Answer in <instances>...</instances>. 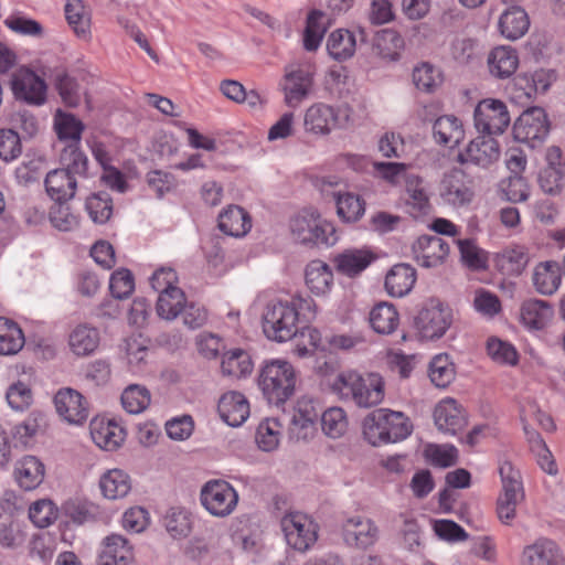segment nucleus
<instances>
[{"instance_id":"cd10ccee","label":"nucleus","mask_w":565,"mask_h":565,"mask_svg":"<svg viewBox=\"0 0 565 565\" xmlns=\"http://www.w3.org/2000/svg\"><path fill=\"white\" fill-rule=\"evenodd\" d=\"M375 259L376 254L367 247L348 248L334 256L333 264L338 273L348 277H355Z\"/></svg>"},{"instance_id":"3c124183","label":"nucleus","mask_w":565,"mask_h":565,"mask_svg":"<svg viewBox=\"0 0 565 565\" xmlns=\"http://www.w3.org/2000/svg\"><path fill=\"white\" fill-rule=\"evenodd\" d=\"M81 143H67L61 151L60 163L62 170L74 177H84L87 172L88 159L82 151Z\"/></svg>"},{"instance_id":"864d4df0","label":"nucleus","mask_w":565,"mask_h":565,"mask_svg":"<svg viewBox=\"0 0 565 565\" xmlns=\"http://www.w3.org/2000/svg\"><path fill=\"white\" fill-rule=\"evenodd\" d=\"M327 31L326 14L320 10H312L307 18L303 33V46L307 51H316Z\"/></svg>"},{"instance_id":"4d7b16f0","label":"nucleus","mask_w":565,"mask_h":565,"mask_svg":"<svg viewBox=\"0 0 565 565\" xmlns=\"http://www.w3.org/2000/svg\"><path fill=\"white\" fill-rule=\"evenodd\" d=\"M374 46L382 58L396 61L404 49V39L394 30H384L377 34Z\"/></svg>"},{"instance_id":"5701e85b","label":"nucleus","mask_w":565,"mask_h":565,"mask_svg":"<svg viewBox=\"0 0 565 565\" xmlns=\"http://www.w3.org/2000/svg\"><path fill=\"white\" fill-rule=\"evenodd\" d=\"M434 420L439 430L450 435L462 430L468 423L465 408L451 397L441 399L435 406Z\"/></svg>"},{"instance_id":"39448f33","label":"nucleus","mask_w":565,"mask_h":565,"mask_svg":"<svg viewBox=\"0 0 565 565\" xmlns=\"http://www.w3.org/2000/svg\"><path fill=\"white\" fill-rule=\"evenodd\" d=\"M315 75L316 67L309 61H297L285 66L279 89L288 107H299L311 95L315 87Z\"/></svg>"},{"instance_id":"0eeeda50","label":"nucleus","mask_w":565,"mask_h":565,"mask_svg":"<svg viewBox=\"0 0 565 565\" xmlns=\"http://www.w3.org/2000/svg\"><path fill=\"white\" fill-rule=\"evenodd\" d=\"M178 281L175 270L170 267L157 269L150 278L151 287L159 292L157 313L166 320L175 319L185 302V295L177 286Z\"/></svg>"},{"instance_id":"2eb2a0df","label":"nucleus","mask_w":565,"mask_h":565,"mask_svg":"<svg viewBox=\"0 0 565 565\" xmlns=\"http://www.w3.org/2000/svg\"><path fill=\"white\" fill-rule=\"evenodd\" d=\"M550 131L547 115L543 108L532 107L523 111L513 125V136L518 141L535 147Z\"/></svg>"},{"instance_id":"13d9d810","label":"nucleus","mask_w":565,"mask_h":565,"mask_svg":"<svg viewBox=\"0 0 565 565\" xmlns=\"http://www.w3.org/2000/svg\"><path fill=\"white\" fill-rule=\"evenodd\" d=\"M125 351L130 371L134 373L142 372L149 352L147 340L140 334L131 335L125 341Z\"/></svg>"},{"instance_id":"58836bf2","label":"nucleus","mask_w":565,"mask_h":565,"mask_svg":"<svg viewBox=\"0 0 565 565\" xmlns=\"http://www.w3.org/2000/svg\"><path fill=\"white\" fill-rule=\"evenodd\" d=\"M416 270L411 265L397 264L385 277V289L392 297H404L416 282Z\"/></svg>"},{"instance_id":"a19ab883","label":"nucleus","mask_w":565,"mask_h":565,"mask_svg":"<svg viewBox=\"0 0 565 565\" xmlns=\"http://www.w3.org/2000/svg\"><path fill=\"white\" fill-rule=\"evenodd\" d=\"M305 280L308 289L317 295L328 294L333 285V273L328 264L320 259L311 260L305 271Z\"/></svg>"},{"instance_id":"ddd939ff","label":"nucleus","mask_w":565,"mask_h":565,"mask_svg":"<svg viewBox=\"0 0 565 565\" xmlns=\"http://www.w3.org/2000/svg\"><path fill=\"white\" fill-rule=\"evenodd\" d=\"M439 195L445 203L455 207L469 205L475 198L473 179L460 168L445 172L440 184Z\"/></svg>"},{"instance_id":"f704fd0d","label":"nucleus","mask_w":565,"mask_h":565,"mask_svg":"<svg viewBox=\"0 0 565 565\" xmlns=\"http://www.w3.org/2000/svg\"><path fill=\"white\" fill-rule=\"evenodd\" d=\"M369 322L374 332L388 335L397 330L401 317L393 303L381 301L370 310Z\"/></svg>"},{"instance_id":"6ab92c4d","label":"nucleus","mask_w":565,"mask_h":565,"mask_svg":"<svg viewBox=\"0 0 565 565\" xmlns=\"http://www.w3.org/2000/svg\"><path fill=\"white\" fill-rule=\"evenodd\" d=\"M54 405L57 414L70 424L79 425L88 417L87 402L76 390H58L54 396Z\"/></svg>"},{"instance_id":"473e14b6","label":"nucleus","mask_w":565,"mask_h":565,"mask_svg":"<svg viewBox=\"0 0 565 565\" xmlns=\"http://www.w3.org/2000/svg\"><path fill=\"white\" fill-rule=\"evenodd\" d=\"M532 282L540 295H554L562 284L561 266L554 260L540 262L533 269Z\"/></svg>"},{"instance_id":"423d86ee","label":"nucleus","mask_w":565,"mask_h":565,"mask_svg":"<svg viewBox=\"0 0 565 565\" xmlns=\"http://www.w3.org/2000/svg\"><path fill=\"white\" fill-rule=\"evenodd\" d=\"M292 237L305 245L332 246L338 242L334 225L316 211L303 210L290 220Z\"/></svg>"},{"instance_id":"4c0bfd02","label":"nucleus","mask_w":565,"mask_h":565,"mask_svg":"<svg viewBox=\"0 0 565 565\" xmlns=\"http://www.w3.org/2000/svg\"><path fill=\"white\" fill-rule=\"evenodd\" d=\"M494 262L502 274L519 276L526 268L530 256L526 247L510 245L495 255Z\"/></svg>"},{"instance_id":"a878e982","label":"nucleus","mask_w":565,"mask_h":565,"mask_svg":"<svg viewBox=\"0 0 565 565\" xmlns=\"http://www.w3.org/2000/svg\"><path fill=\"white\" fill-rule=\"evenodd\" d=\"M405 206L407 213L414 218L428 215L433 205L423 178L417 174L405 175Z\"/></svg>"},{"instance_id":"2f4dec72","label":"nucleus","mask_w":565,"mask_h":565,"mask_svg":"<svg viewBox=\"0 0 565 565\" xmlns=\"http://www.w3.org/2000/svg\"><path fill=\"white\" fill-rule=\"evenodd\" d=\"M102 495L107 500H119L131 491L132 482L127 471L120 468L105 470L98 481Z\"/></svg>"},{"instance_id":"c756f323","label":"nucleus","mask_w":565,"mask_h":565,"mask_svg":"<svg viewBox=\"0 0 565 565\" xmlns=\"http://www.w3.org/2000/svg\"><path fill=\"white\" fill-rule=\"evenodd\" d=\"M519 54L509 45L493 47L488 55V67L492 76L499 79L510 78L519 67Z\"/></svg>"},{"instance_id":"f8f14e48","label":"nucleus","mask_w":565,"mask_h":565,"mask_svg":"<svg viewBox=\"0 0 565 565\" xmlns=\"http://www.w3.org/2000/svg\"><path fill=\"white\" fill-rule=\"evenodd\" d=\"M10 87L14 98L28 105L41 106L47 99L45 79L29 67H20L13 72Z\"/></svg>"},{"instance_id":"1a4fd4ad","label":"nucleus","mask_w":565,"mask_h":565,"mask_svg":"<svg viewBox=\"0 0 565 565\" xmlns=\"http://www.w3.org/2000/svg\"><path fill=\"white\" fill-rule=\"evenodd\" d=\"M452 322L451 309L439 299H428L415 318V328L423 340L441 338Z\"/></svg>"},{"instance_id":"393cba45","label":"nucleus","mask_w":565,"mask_h":565,"mask_svg":"<svg viewBox=\"0 0 565 565\" xmlns=\"http://www.w3.org/2000/svg\"><path fill=\"white\" fill-rule=\"evenodd\" d=\"M134 561V547L122 535L110 534L103 540L97 565H132Z\"/></svg>"},{"instance_id":"4be33fe9","label":"nucleus","mask_w":565,"mask_h":565,"mask_svg":"<svg viewBox=\"0 0 565 565\" xmlns=\"http://www.w3.org/2000/svg\"><path fill=\"white\" fill-rule=\"evenodd\" d=\"M499 157L498 141L491 136L482 135L471 140L467 148L459 153L458 159L462 163L487 168L498 161Z\"/></svg>"},{"instance_id":"9b49d317","label":"nucleus","mask_w":565,"mask_h":565,"mask_svg":"<svg viewBox=\"0 0 565 565\" xmlns=\"http://www.w3.org/2000/svg\"><path fill=\"white\" fill-rule=\"evenodd\" d=\"M280 525L287 545L297 552L309 551L318 540V524L305 513L288 512Z\"/></svg>"},{"instance_id":"dca6fc26","label":"nucleus","mask_w":565,"mask_h":565,"mask_svg":"<svg viewBox=\"0 0 565 565\" xmlns=\"http://www.w3.org/2000/svg\"><path fill=\"white\" fill-rule=\"evenodd\" d=\"M320 408L315 399L302 396L297 399L289 423V436L296 440H307L315 436Z\"/></svg>"},{"instance_id":"b1692460","label":"nucleus","mask_w":565,"mask_h":565,"mask_svg":"<svg viewBox=\"0 0 565 565\" xmlns=\"http://www.w3.org/2000/svg\"><path fill=\"white\" fill-rule=\"evenodd\" d=\"M554 308L545 300L526 299L520 306V323L529 331H543L554 319Z\"/></svg>"},{"instance_id":"8fccbe9b","label":"nucleus","mask_w":565,"mask_h":565,"mask_svg":"<svg viewBox=\"0 0 565 565\" xmlns=\"http://www.w3.org/2000/svg\"><path fill=\"white\" fill-rule=\"evenodd\" d=\"M526 440L541 469L548 475H556L557 466L553 454L546 446V443L543 440L541 435L535 429H529L526 427Z\"/></svg>"},{"instance_id":"338daca9","label":"nucleus","mask_w":565,"mask_h":565,"mask_svg":"<svg viewBox=\"0 0 565 565\" xmlns=\"http://www.w3.org/2000/svg\"><path fill=\"white\" fill-rule=\"evenodd\" d=\"M57 508L50 499H40L29 508V518L38 527L50 526L57 518Z\"/></svg>"},{"instance_id":"7ed1b4c3","label":"nucleus","mask_w":565,"mask_h":565,"mask_svg":"<svg viewBox=\"0 0 565 565\" xmlns=\"http://www.w3.org/2000/svg\"><path fill=\"white\" fill-rule=\"evenodd\" d=\"M412 430L413 425L404 413L388 408L371 412L362 423L363 437L374 447L404 440Z\"/></svg>"},{"instance_id":"72a5a7b5","label":"nucleus","mask_w":565,"mask_h":565,"mask_svg":"<svg viewBox=\"0 0 565 565\" xmlns=\"http://www.w3.org/2000/svg\"><path fill=\"white\" fill-rule=\"evenodd\" d=\"M100 344V332L87 323H79L68 334L70 350L77 356L93 354Z\"/></svg>"},{"instance_id":"603ef678","label":"nucleus","mask_w":565,"mask_h":565,"mask_svg":"<svg viewBox=\"0 0 565 565\" xmlns=\"http://www.w3.org/2000/svg\"><path fill=\"white\" fill-rule=\"evenodd\" d=\"M337 213L345 222L359 221L365 212V202L360 195L351 192H339L335 195Z\"/></svg>"},{"instance_id":"5fc2aeb1","label":"nucleus","mask_w":565,"mask_h":565,"mask_svg":"<svg viewBox=\"0 0 565 565\" xmlns=\"http://www.w3.org/2000/svg\"><path fill=\"white\" fill-rule=\"evenodd\" d=\"M349 427L347 413L341 407H330L321 414V428L330 438L342 437Z\"/></svg>"},{"instance_id":"a211bd4d","label":"nucleus","mask_w":565,"mask_h":565,"mask_svg":"<svg viewBox=\"0 0 565 565\" xmlns=\"http://www.w3.org/2000/svg\"><path fill=\"white\" fill-rule=\"evenodd\" d=\"M89 434L95 445L106 451L117 450L126 439V429L115 419L104 416L90 420Z\"/></svg>"},{"instance_id":"0e129e2a","label":"nucleus","mask_w":565,"mask_h":565,"mask_svg":"<svg viewBox=\"0 0 565 565\" xmlns=\"http://www.w3.org/2000/svg\"><path fill=\"white\" fill-rule=\"evenodd\" d=\"M54 85L65 106L74 108L79 105V85L74 77L64 71L58 72L54 77Z\"/></svg>"},{"instance_id":"aec40b11","label":"nucleus","mask_w":565,"mask_h":565,"mask_svg":"<svg viewBox=\"0 0 565 565\" xmlns=\"http://www.w3.org/2000/svg\"><path fill=\"white\" fill-rule=\"evenodd\" d=\"M412 249L417 265L425 268L441 265L449 254V245L441 237L435 235L418 237Z\"/></svg>"},{"instance_id":"a18cd8bd","label":"nucleus","mask_w":565,"mask_h":565,"mask_svg":"<svg viewBox=\"0 0 565 565\" xmlns=\"http://www.w3.org/2000/svg\"><path fill=\"white\" fill-rule=\"evenodd\" d=\"M221 367L224 375L239 379L249 375L254 364L247 351L232 349L223 354Z\"/></svg>"},{"instance_id":"69168bd1","label":"nucleus","mask_w":565,"mask_h":565,"mask_svg":"<svg viewBox=\"0 0 565 565\" xmlns=\"http://www.w3.org/2000/svg\"><path fill=\"white\" fill-rule=\"evenodd\" d=\"M521 419L523 423V430L526 435V427L529 429H534L532 427V423H536L540 427H542L545 431L552 433L556 429V425L553 418L542 412L535 402H527L521 408Z\"/></svg>"},{"instance_id":"e433bc0d","label":"nucleus","mask_w":565,"mask_h":565,"mask_svg":"<svg viewBox=\"0 0 565 565\" xmlns=\"http://www.w3.org/2000/svg\"><path fill=\"white\" fill-rule=\"evenodd\" d=\"M65 18L78 39L90 40L92 14L83 0H68L65 4Z\"/></svg>"},{"instance_id":"f3484780","label":"nucleus","mask_w":565,"mask_h":565,"mask_svg":"<svg viewBox=\"0 0 565 565\" xmlns=\"http://www.w3.org/2000/svg\"><path fill=\"white\" fill-rule=\"evenodd\" d=\"M342 126L340 110L324 103H315L303 116V127L309 134L327 136Z\"/></svg>"},{"instance_id":"052dcab7","label":"nucleus","mask_w":565,"mask_h":565,"mask_svg":"<svg viewBox=\"0 0 565 565\" xmlns=\"http://www.w3.org/2000/svg\"><path fill=\"white\" fill-rule=\"evenodd\" d=\"M425 460L435 467L447 468L458 460V449L450 444H428L424 448Z\"/></svg>"},{"instance_id":"79ce46f5","label":"nucleus","mask_w":565,"mask_h":565,"mask_svg":"<svg viewBox=\"0 0 565 565\" xmlns=\"http://www.w3.org/2000/svg\"><path fill=\"white\" fill-rule=\"evenodd\" d=\"M434 138L437 143L454 148L465 138L462 121L454 115H444L434 124Z\"/></svg>"},{"instance_id":"20e7f679","label":"nucleus","mask_w":565,"mask_h":565,"mask_svg":"<svg viewBox=\"0 0 565 565\" xmlns=\"http://www.w3.org/2000/svg\"><path fill=\"white\" fill-rule=\"evenodd\" d=\"M297 371L284 359L265 360L258 376L259 388L269 404H285L295 393Z\"/></svg>"},{"instance_id":"7c9ffc66","label":"nucleus","mask_w":565,"mask_h":565,"mask_svg":"<svg viewBox=\"0 0 565 565\" xmlns=\"http://www.w3.org/2000/svg\"><path fill=\"white\" fill-rule=\"evenodd\" d=\"M13 476L20 488L34 490L44 480L45 466L35 456H24L15 462Z\"/></svg>"},{"instance_id":"de8ad7c7","label":"nucleus","mask_w":565,"mask_h":565,"mask_svg":"<svg viewBox=\"0 0 565 565\" xmlns=\"http://www.w3.org/2000/svg\"><path fill=\"white\" fill-rule=\"evenodd\" d=\"M54 129L60 140L81 143L84 124L74 115L58 109L54 115Z\"/></svg>"},{"instance_id":"bf43d9fd","label":"nucleus","mask_w":565,"mask_h":565,"mask_svg":"<svg viewBox=\"0 0 565 565\" xmlns=\"http://www.w3.org/2000/svg\"><path fill=\"white\" fill-rule=\"evenodd\" d=\"M282 426L277 418H266L257 427L256 443L264 451L275 450L280 441Z\"/></svg>"},{"instance_id":"bb28decb","label":"nucleus","mask_w":565,"mask_h":565,"mask_svg":"<svg viewBox=\"0 0 565 565\" xmlns=\"http://www.w3.org/2000/svg\"><path fill=\"white\" fill-rule=\"evenodd\" d=\"M343 539L350 546L365 548L377 540V527L366 518L356 515L349 518L342 525Z\"/></svg>"},{"instance_id":"6e6d98bb","label":"nucleus","mask_w":565,"mask_h":565,"mask_svg":"<svg viewBox=\"0 0 565 565\" xmlns=\"http://www.w3.org/2000/svg\"><path fill=\"white\" fill-rule=\"evenodd\" d=\"M413 81L418 89L431 93L443 84L444 76L438 67L423 62L414 68Z\"/></svg>"},{"instance_id":"c9c22d12","label":"nucleus","mask_w":565,"mask_h":565,"mask_svg":"<svg viewBox=\"0 0 565 565\" xmlns=\"http://www.w3.org/2000/svg\"><path fill=\"white\" fill-rule=\"evenodd\" d=\"M76 186V177L70 174L67 170L55 169L45 178L46 192L57 203L71 200L75 195Z\"/></svg>"},{"instance_id":"9d476101","label":"nucleus","mask_w":565,"mask_h":565,"mask_svg":"<svg viewBox=\"0 0 565 565\" xmlns=\"http://www.w3.org/2000/svg\"><path fill=\"white\" fill-rule=\"evenodd\" d=\"M200 501L211 515L226 518L235 511L238 504V493L228 481L213 479L201 488Z\"/></svg>"},{"instance_id":"ea45409f","label":"nucleus","mask_w":565,"mask_h":565,"mask_svg":"<svg viewBox=\"0 0 565 565\" xmlns=\"http://www.w3.org/2000/svg\"><path fill=\"white\" fill-rule=\"evenodd\" d=\"M356 43L358 39L353 31L337 29L328 36L327 51L334 61L344 62L354 55Z\"/></svg>"},{"instance_id":"412c9836","label":"nucleus","mask_w":565,"mask_h":565,"mask_svg":"<svg viewBox=\"0 0 565 565\" xmlns=\"http://www.w3.org/2000/svg\"><path fill=\"white\" fill-rule=\"evenodd\" d=\"M520 565H565V555L554 541L539 539L524 546Z\"/></svg>"},{"instance_id":"c03bdc74","label":"nucleus","mask_w":565,"mask_h":565,"mask_svg":"<svg viewBox=\"0 0 565 565\" xmlns=\"http://www.w3.org/2000/svg\"><path fill=\"white\" fill-rule=\"evenodd\" d=\"M529 26L527 13L519 7L505 10L499 19L500 33L509 40L520 39L526 33Z\"/></svg>"},{"instance_id":"6e6552de","label":"nucleus","mask_w":565,"mask_h":565,"mask_svg":"<svg viewBox=\"0 0 565 565\" xmlns=\"http://www.w3.org/2000/svg\"><path fill=\"white\" fill-rule=\"evenodd\" d=\"M502 491L497 500V514L504 524H510L516 516V508L524 499L521 473L511 462L503 461L499 467Z\"/></svg>"},{"instance_id":"37998d69","label":"nucleus","mask_w":565,"mask_h":565,"mask_svg":"<svg viewBox=\"0 0 565 565\" xmlns=\"http://www.w3.org/2000/svg\"><path fill=\"white\" fill-rule=\"evenodd\" d=\"M218 227L230 236L241 237L250 230L252 221L241 206L228 205L218 215Z\"/></svg>"},{"instance_id":"09e8293b","label":"nucleus","mask_w":565,"mask_h":565,"mask_svg":"<svg viewBox=\"0 0 565 565\" xmlns=\"http://www.w3.org/2000/svg\"><path fill=\"white\" fill-rule=\"evenodd\" d=\"M24 342L21 328L12 320L0 317V354H15L23 348Z\"/></svg>"},{"instance_id":"c85d7f7f","label":"nucleus","mask_w":565,"mask_h":565,"mask_svg":"<svg viewBox=\"0 0 565 565\" xmlns=\"http://www.w3.org/2000/svg\"><path fill=\"white\" fill-rule=\"evenodd\" d=\"M221 418L230 426H241L249 416V403L239 392L224 393L217 405Z\"/></svg>"},{"instance_id":"4468645a","label":"nucleus","mask_w":565,"mask_h":565,"mask_svg":"<svg viewBox=\"0 0 565 565\" xmlns=\"http://www.w3.org/2000/svg\"><path fill=\"white\" fill-rule=\"evenodd\" d=\"M473 117L476 128L487 136L502 134L511 120L505 104L492 98L479 102Z\"/></svg>"},{"instance_id":"f03ea898","label":"nucleus","mask_w":565,"mask_h":565,"mask_svg":"<svg viewBox=\"0 0 565 565\" xmlns=\"http://www.w3.org/2000/svg\"><path fill=\"white\" fill-rule=\"evenodd\" d=\"M331 388L341 398L351 399L356 406L363 408L379 405L385 395L384 380L375 372L342 371L332 382Z\"/></svg>"},{"instance_id":"774afa93","label":"nucleus","mask_w":565,"mask_h":565,"mask_svg":"<svg viewBox=\"0 0 565 565\" xmlns=\"http://www.w3.org/2000/svg\"><path fill=\"white\" fill-rule=\"evenodd\" d=\"M163 522L167 531L173 537L185 536L191 530V515L182 508H171Z\"/></svg>"},{"instance_id":"f257e3e1","label":"nucleus","mask_w":565,"mask_h":565,"mask_svg":"<svg viewBox=\"0 0 565 565\" xmlns=\"http://www.w3.org/2000/svg\"><path fill=\"white\" fill-rule=\"evenodd\" d=\"M315 313V302L310 298L292 297L274 301L264 312V333L276 342L289 341L307 327Z\"/></svg>"},{"instance_id":"680f3d73","label":"nucleus","mask_w":565,"mask_h":565,"mask_svg":"<svg viewBox=\"0 0 565 565\" xmlns=\"http://www.w3.org/2000/svg\"><path fill=\"white\" fill-rule=\"evenodd\" d=\"M151 402L150 392L141 385L131 384L121 394L122 407L130 414L143 412Z\"/></svg>"},{"instance_id":"49530a36","label":"nucleus","mask_w":565,"mask_h":565,"mask_svg":"<svg viewBox=\"0 0 565 565\" xmlns=\"http://www.w3.org/2000/svg\"><path fill=\"white\" fill-rule=\"evenodd\" d=\"M431 383L439 388H446L456 377V367L447 353L435 355L428 367Z\"/></svg>"},{"instance_id":"e2e57ef3","label":"nucleus","mask_w":565,"mask_h":565,"mask_svg":"<svg viewBox=\"0 0 565 565\" xmlns=\"http://www.w3.org/2000/svg\"><path fill=\"white\" fill-rule=\"evenodd\" d=\"M85 207L94 223L104 224L113 214V200L106 192L95 193L87 198Z\"/></svg>"}]
</instances>
